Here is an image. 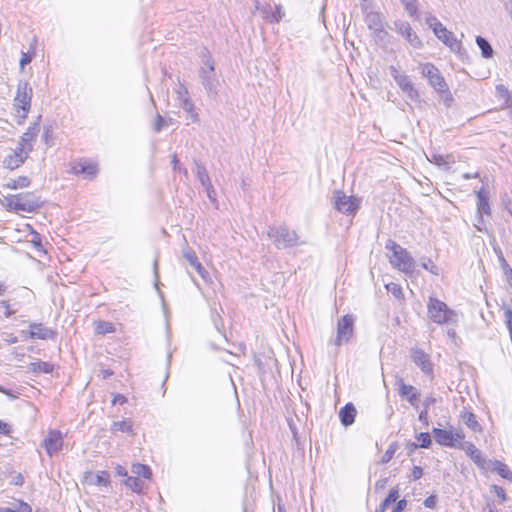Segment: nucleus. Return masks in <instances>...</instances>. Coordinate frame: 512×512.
<instances>
[{
  "label": "nucleus",
  "instance_id": "nucleus-1",
  "mask_svg": "<svg viewBox=\"0 0 512 512\" xmlns=\"http://www.w3.org/2000/svg\"><path fill=\"white\" fill-rule=\"evenodd\" d=\"M428 318L436 324L454 326L459 322V315L448 305L434 296H430L427 302Z\"/></svg>",
  "mask_w": 512,
  "mask_h": 512
},
{
  "label": "nucleus",
  "instance_id": "nucleus-2",
  "mask_svg": "<svg viewBox=\"0 0 512 512\" xmlns=\"http://www.w3.org/2000/svg\"><path fill=\"white\" fill-rule=\"evenodd\" d=\"M386 250L392 252L390 256L391 265L406 275H412L415 271L416 262L410 253L393 240L385 244Z\"/></svg>",
  "mask_w": 512,
  "mask_h": 512
},
{
  "label": "nucleus",
  "instance_id": "nucleus-3",
  "mask_svg": "<svg viewBox=\"0 0 512 512\" xmlns=\"http://www.w3.org/2000/svg\"><path fill=\"white\" fill-rule=\"evenodd\" d=\"M32 96V87L29 85L27 81L20 80L18 82L16 95L13 100V106L19 124H22L24 120L27 118V115L31 108Z\"/></svg>",
  "mask_w": 512,
  "mask_h": 512
},
{
  "label": "nucleus",
  "instance_id": "nucleus-4",
  "mask_svg": "<svg viewBox=\"0 0 512 512\" xmlns=\"http://www.w3.org/2000/svg\"><path fill=\"white\" fill-rule=\"evenodd\" d=\"M5 206L10 211L34 212L41 206V200L34 193H20L5 198Z\"/></svg>",
  "mask_w": 512,
  "mask_h": 512
},
{
  "label": "nucleus",
  "instance_id": "nucleus-5",
  "mask_svg": "<svg viewBox=\"0 0 512 512\" xmlns=\"http://www.w3.org/2000/svg\"><path fill=\"white\" fill-rule=\"evenodd\" d=\"M267 235L274 240L277 248H288L298 245L297 233L293 230H289L288 227L284 225L269 227Z\"/></svg>",
  "mask_w": 512,
  "mask_h": 512
},
{
  "label": "nucleus",
  "instance_id": "nucleus-6",
  "mask_svg": "<svg viewBox=\"0 0 512 512\" xmlns=\"http://www.w3.org/2000/svg\"><path fill=\"white\" fill-rule=\"evenodd\" d=\"M199 76L207 92L216 95L219 81L215 76L214 60L211 56H207L204 60L203 66L199 71Z\"/></svg>",
  "mask_w": 512,
  "mask_h": 512
},
{
  "label": "nucleus",
  "instance_id": "nucleus-7",
  "mask_svg": "<svg viewBox=\"0 0 512 512\" xmlns=\"http://www.w3.org/2000/svg\"><path fill=\"white\" fill-rule=\"evenodd\" d=\"M435 441L446 447L458 448L465 435L461 430L433 428Z\"/></svg>",
  "mask_w": 512,
  "mask_h": 512
},
{
  "label": "nucleus",
  "instance_id": "nucleus-8",
  "mask_svg": "<svg viewBox=\"0 0 512 512\" xmlns=\"http://www.w3.org/2000/svg\"><path fill=\"white\" fill-rule=\"evenodd\" d=\"M333 204L336 210L346 215H353L359 209V200L353 196L346 195L341 190L334 192Z\"/></svg>",
  "mask_w": 512,
  "mask_h": 512
},
{
  "label": "nucleus",
  "instance_id": "nucleus-9",
  "mask_svg": "<svg viewBox=\"0 0 512 512\" xmlns=\"http://www.w3.org/2000/svg\"><path fill=\"white\" fill-rule=\"evenodd\" d=\"M354 317L352 315H344L339 319L337 324V335L333 340V344L337 347L348 343L354 332Z\"/></svg>",
  "mask_w": 512,
  "mask_h": 512
},
{
  "label": "nucleus",
  "instance_id": "nucleus-10",
  "mask_svg": "<svg viewBox=\"0 0 512 512\" xmlns=\"http://www.w3.org/2000/svg\"><path fill=\"white\" fill-rule=\"evenodd\" d=\"M421 73L429 81V84L439 93L447 91V84L439 69L431 63L422 65Z\"/></svg>",
  "mask_w": 512,
  "mask_h": 512
},
{
  "label": "nucleus",
  "instance_id": "nucleus-11",
  "mask_svg": "<svg viewBox=\"0 0 512 512\" xmlns=\"http://www.w3.org/2000/svg\"><path fill=\"white\" fill-rule=\"evenodd\" d=\"M394 27L397 33H399L405 40L414 48H420L422 46V41L417 36V34L413 31L411 25L406 21H395Z\"/></svg>",
  "mask_w": 512,
  "mask_h": 512
},
{
  "label": "nucleus",
  "instance_id": "nucleus-12",
  "mask_svg": "<svg viewBox=\"0 0 512 512\" xmlns=\"http://www.w3.org/2000/svg\"><path fill=\"white\" fill-rule=\"evenodd\" d=\"M43 446L49 456L57 454L63 447V436L59 430H50L43 441Z\"/></svg>",
  "mask_w": 512,
  "mask_h": 512
},
{
  "label": "nucleus",
  "instance_id": "nucleus-13",
  "mask_svg": "<svg viewBox=\"0 0 512 512\" xmlns=\"http://www.w3.org/2000/svg\"><path fill=\"white\" fill-rule=\"evenodd\" d=\"M396 385L398 386L399 395L405 398L412 406L417 407L420 396L418 390L412 385L405 384L402 378L397 379Z\"/></svg>",
  "mask_w": 512,
  "mask_h": 512
},
{
  "label": "nucleus",
  "instance_id": "nucleus-14",
  "mask_svg": "<svg viewBox=\"0 0 512 512\" xmlns=\"http://www.w3.org/2000/svg\"><path fill=\"white\" fill-rule=\"evenodd\" d=\"M459 449H462L468 457L480 468L486 469L488 462L483 457L482 452L471 442L460 443Z\"/></svg>",
  "mask_w": 512,
  "mask_h": 512
},
{
  "label": "nucleus",
  "instance_id": "nucleus-15",
  "mask_svg": "<svg viewBox=\"0 0 512 512\" xmlns=\"http://www.w3.org/2000/svg\"><path fill=\"white\" fill-rule=\"evenodd\" d=\"M435 36L447 45L451 51L456 53L460 52L462 48L461 42L458 41L455 35L451 31H448L445 26H442L438 31H435Z\"/></svg>",
  "mask_w": 512,
  "mask_h": 512
},
{
  "label": "nucleus",
  "instance_id": "nucleus-16",
  "mask_svg": "<svg viewBox=\"0 0 512 512\" xmlns=\"http://www.w3.org/2000/svg\"><path fill=\"white\" fill-rule=\"evenodd\" d=\"M258 5L259 3L257 2L256 8L260 11L262 18L271 23L279 22L284 16V11L282 10L281 5H276L274 7L270 4H266L262 7H259Z\"/></svg>",
  "mask_w": 512,
  "mask_h": 512
},
{
  "label": "nucleus",
  "instance_id": "nucleus-17",
  "mask_svg": "<svg viewBox=\"0 0 512 512\" xmlns=\"http://www.w3.org/2000/svg\"><path fill=\"white\" fill-rule=\"evenodd\" d=\"M29 328V337L31 339L47 340L55 337V332L42 323H31Z\"/></svg>",
  "mask_w": 512,
  "mask_h": 512
},
{
  "label": "nucleus",
  "instance_id": "nucleus-18",
  "mask_svg": "<svg viewBox=\"0 0 512 512\" xmlns=\"http://www.w3.org/2000/svg\"><path fill=\"white\" fill-rule=\"evenodd\" d=\"M397 85L402 90V92L407 96L411 101L419 100V93L415 89L414 85L410 81V78L407 75H403L402 77H396Z\"/></svg>",
  "mask_w": 512,
  "mask_h": 512
},
{
  "label": "nucleus",
  "instance_id": "nucleus-19",
  "mask_svg": "<svg viewBox=\"0 0 512 512\" xmlns=\"http://www.w3.org/2000/svg\"><path fill=\"white\" fill-rule=\"evenodd\" d=\"M412 360L424 373L432 372L429 356L423 350L414 349L412 351Z\"/></svg>",
  "mask_w": 512,
  "mask_h": 512
},
{
  "label": "nucleus",
  "instance_id": "nucleus-20",
  "mask_svg": "<svg viewBox=\"0 0 512 512\" xmlns=\"http://www.w3.org/2000/svg\"><path fill=\"white\" fill-rule=\"evenodd\" d=\"M28 156V151H24V148H20V152H13L4 159V165L8 169H16Z\"/></svg>",
  "mask_w": 512,
  "mask_h": 512
},
{
  "label": "nucleus",
  "instance_id": "nucleus-21",
  "mask_svg": "<svg viewBox=\"0 0 512 512\" xmlns=\"http://www.w3.org/2000/svg\"><path fill=\"white\" fill-rule=\"evenodd\" d=\"M73 170L76 174H84L90 178L94 177L98 172L97 164L92 161L86 160L77 163L73 167Z\"/></svg>",
  "mask_w": 512,
  "mask_h": 512
},
{
  "label": "nucleus",
  "instance_id": "nucleus-22",
  "mask_svg": "<svg viewBox=\"0 0 512 512\" xmlns=\"http://www.w3.org/2000/svg\"><path fill=\"white\" fill-rule=\"evenodd\" d=\"M487 462L488 464L485 470L491 469L492 471L499 474L502 478L512 480V471L508 468L506 464L498 460H490Z\"/></svg>",
  "mask_w": 512,
  "mask_h": 512
},
{
  "label": "nucleus",
  "instance_id": "nucleus-23",
  "mask_svg": "<svg viewBox=\"0 0 512 512\" xmlns=\"http://www.w3.org/2000/svg\"><path fill=\"white\" fill-rule=\"evenodd\" d=\"M38 124L30 126L27 131L21 137V148L28 153L32 150L31 142L36 138L38 134Z\"/></svg>",
  "mask_w": 512,
  "mask_h": 512
},
{
  "label": "nucleus",
  "instance_id": "nucleus-24",
  "mask_svg": "<svg viewBox=\"0 0 512 512\" xmlns=\"http://www.w3.org/2000/svg\"><path fill=\"white\" fill-rule=\"evenodd\" d=\"M355 416H356V409H355L354 405L351 403L346 404L343 408H341V410L339 412V417H340L341 423L344 426L351 425L355 420Z\"/></svg>",
  "mask_w": 512,
  "mask_h": 512
},
{
  "label": "nucleus",
  "instance_id": "nucleus-25",
  "mask_svg": "<svg viewBox=\"0 0 512 512\" xmlns=\"http://www.w3.org/2000/svg\"><path fill=\"white\" fill-rule=\"evenodd\" d=\"M461 419L465 425L474 432H480L482 430L481 425L478 423L476 416L467 410L461 412Z\"/></svg>",
  "mask_w": 512,
  "mask_h": 512
},
{
  "label": "nucleus",
  "instance_id": "nucleus-26",
  "mask_svg": "<svg viewBox=\"0 0 512 512\" xmlns=\"http://www.w3.org/2000/svg\"><path fill=\"white\" fill-rule=\"evenodd\" d=\"M365 23L370 30L377 29L384 25L383 17L379 12H369L365 15Z\"/></svg>",
  "mask_w": 512,
  "mask_h": 512
},
{
  "label": "nucleus",
  "instance_id": "nucleus-27",
  "mask_svg": "<svg viewBox=\"0 0 512 512\" xmlns=\"http://www.w3.org/2000/svg\"><path fill=\"white\" fill-rule=\"evenodd\" d=\"M195 174L203 187L210 186L211 180L205 166L200 162H195Z\"/></svg>",
  "mask_w": 512,
  "mask_h": 512
},
{
  "label": "nucleus",
  "instance_id": "nucleus-28",
  "mask_svg": "<svg viewBox=\"0 0 512 512\" xmlns=\"http://www.w3.org/2000/svg\"><path fill=\"white\" fill-rule=\"evenodd\" d=\"M181 107L189 114V117L192 122L198 121V114L195 112V107L193 102L188 97V91L184 90V98Z\"/></svg>",
  "mask_w": 512,
  "mask_h": 512
},
{
  "label": "nucleus",
  "instance_id": "nucleus-29",
  "mask_svg": "<svg viewBox=\"0 0 512 512\" xmlns=\"http://www.w3.org/2000/svg\"><path fill=\"white\" fill-rule=\"evenodd\" d=\"M398 497V488L391 489L387 497L381 502V504L379 505L375 512H385L392 503L396 502Z\"/></svg>",
  "mask_w": 512,
  "mask_h": 512
},
{
  "label": "nucleus",
  "instance_id": "nucleus-30",
  "mask_svg": "<svg viewBox=\"0 0 512 512\" xmlns=\"http://www.w3.org/2000/svg\"><path fill=\"white\" fill-rule=\"evenodd\" d=\"M29 371L40 374V373H51L53 371V365L48 362L37 361L29 364Z\"/></svg>",
  "mask_w": 512,
  "mask_h": 512
},
{
  "label": "nucleus",
  "instance_id": "nucleus-31",
  "mask_svg": "<svg viewBox=\"0 0 512 512\" xmlns=\"http://www.w3.org/2000/svg\"><path fill=\"white\" fill-rule=\"evenodd\" d=\"M477 206L480 213L490 214L488 196L483 190L477 192Z\"/></svg>",
  "mask_w": 512,
  "mask_h": 512
},
{
  "label": "nucleus",
  "instance_id": "nucleus-32",
  "mask_svg": "<svg viewBox=\"0 0 512 512\" xmlns=\"http://www.w3.org/2000/svg\"><path fill=\"white\" fill-rule=\"evenodd\" d=\"M476 43L481 50V54L484 58H491L493 56V49L490 43L483 37L477 36Z\"/></svg>",
  "mask_w": 512,
  "mask_h": 512
},
{
  "label": "nucleus",
  "instance_id": "nucleus-33",
  "mask_svg": "<svg viewBox=\"0 0 512 512\" xmlns=\"http://www.w3.org/2000/svg\"><path fill=\"white\" fill-rule=\"evenodd\" d=\"M131 472L134 475H136L135 477H138V478L141 476L145 479H149L152 475V472H151V469L149 468V466L141 464V463L133 464Z\"/></svg>",
  "mask_w": 512,
  "mask_h": 512
},
{
  "label": "nucleus",
  "instance_id": "nucleus-34",
  "mask_svg": "<svg viewBox=\"0 0 512 512\" xmlns=\"http://www.w3.org/2000/svg\"><path fill=\"white\" fill-rule=\"evenodd\" d=\"M125 485L136 493H140L144 488V482L134 476H128L125 480Z\"/></svg>",
  "mask_w": 512,
  "mask_h": 512
},
{
  "label": "nucleus",
  "instance_id": "nucleus-35",
  "mask_svg": "<svg viewBox=\"0 0 512 512\" xmlns=\"http://www.w3.org/2000/svg\"><path fill=\"white\" fill-rule=\"evenodd\" d=\"M95 332L99 335H104L108 333H113L115 331V327L111 322L107 321H97L95 322Z\"/></svg>",
  "mask_w": 512,
  "mask_h": 512
},
{
  "label": "nucleus",
  "instance_id": "nucleus-36",
  "mask_svg": "<svg viewBox=\"0 0 512 512\" xmlns=\"http://www.w3.org/2000/svg\"><path fill=\"white\" fill-rule=\"evenodd\" d=\"M112 432H123V433H131L132 432V423L128 420L116 421L111 425Z\"/></svg>",
  "mask_w": 512,
  "mask_h": 512
},
{
  "label": "nucleus",
  "instance_id": "nucleus-37",
  "mask_svg": "<svg viewBox=\"0 0 512 512\" xmlns=\"http://www.w3.org/2000/svg\"><path fill=\"white\" fill-rule=\"evenodd\" d=\"M173 124L172 118H163L160 114L156 115L155 121L153 123V130L158 133L164 127H168Z\"/></svg>",
  "mask_w": 512,
  "mask_h": 512
},
{
  "label": "nucleus",
  "instance_id": "nucleus-38",
  "mask_svg": "<svg viewBox=\"0 0 512 512\" xmlns=\"http://www.w3.org/2000/svg\"><path fill=\"white\" fill-rule=\"evenodd\" d=\"M416 439L418 440L419 444H413V446L415 448H417V447L429 448V446L431 445V442H432L430 434L426 433V432L419 433L416 436Z\"/></svg>",
  "mask_w": 512,
  "mask_h": 512
},
{
  "label": "nucleus",
  "instance_id": "nucleus-39",
  "mask_svg": "<svg viewBox=\"0 0 512 512\" xmlns=\"http://www.w3.org/2000/svg\"><path fill=\"white\" fill-rule=\"evenodd\" d=\"M421 266L429 271L431 274L433 275H439L440 274V269L439 267L429 258H423L422 259V262H421Z\"/></svg>",
  "mask_w": 512,
  "mask_h": 512
},
{
  "label": "nucleus",
  "instance_id": "nucleus-40",
  "mask_svg": "<svg viewBox=\"0 0 512 512\" xmlns=\"http://www.w3.org/2000/svg\"><path fill=\"white\" fill-rule=\"evenodd\" d=\"M30 181L27 177H19L16 180H10L7 183V187L11 189L24 188L29 185Z\"/></svg>",
  "mask_w": 512,
  "mask_h": 512
},
{
  "label": "nucleus",
  "instance_id": "nucleus-41",
  "mask_svg": "<svg viewBox=\"0 0 512 512\" xmlns=\"http://www.w3.org/2000/svg\"><path fill=\"white\" fill-rule=\"evenodd\" d=\"M374 34V38L379 43H384L387 41L388 32L386 31L384 25L378 27L377 29L372 30Z\"/></svg>",
  "mask_w": 512,
  "mask_h": 512
},
{
  "label": "nucleus",
  "instance_id": "nucleus-42",
  "mask_svg": "<svg viewBox=\"0 0 512 512\" xmlns=\"http://www.w3.org/2000/svg\"><path fill=\"white\" fill-rule=\"evenodd\" d=\"M396 450H397L396 443L390 444L381 458V463H383V464L388 463L393 458Z\"/></svg>",
  "mask_w": 512,
  "mask_h": 512
},
{
  "label": "nucleus",
  "instance_id": "nucleus-43",
  "mask_svg": "<svg viewBox=\"0 0 512 512\" xmlns=\"http://www.w3.org/2000/svg\"><path fill=\"white\" fill-rule=\"evenodd\" d=\"M184 258L190 263V265L196 269L197 265H201V263L198 261V258L195 254V252L191 250H185L184 251Z\"/></svg>",
  "mask_w": 512,
  "mask_h": 512
},
{
  "label": "nucleus",
  "instance_id": "nucleus-44",
  "mask_svg": "<svg viewBox=\"0 0 512 512\" xmlns=\"http://www.w3.org/2000/svg\"><path fill=\"white\" fill-rule=\"evenodd\" d=\"M401 2L410 16H414L417 13L416 0H401Z\"/></svg>",
  "mask_w": 512,
  "mask_h": 512
},
{
  "label": "nucleus",
  "instance_id": "nucleus-45",
  "mask_svg": "<svg viewBox=\"0 0 512 512\" xmlns=\"http://www.w3.org/2000/svg\"><path fill=\"white\" fill-rule=\"evenodd\" d=\"M426 24L433 30L434 33L443 26V24L433 15H429L426 18Z\"/></svg>",
  "mask_w": 512,
  "mask_h": 512
},
{
  "label": "nucleus",
  "instance_id": "nucleus-46",
  "mask_svg": "<svg viewBox=\"0 0 512 512\" xmlns=\"http://www.w3.org/2000/svg\"><path fill=\"white\" fill-rule=\"evenodd\" d=\"M386 289L396 298H401L403 296L401 286L396 283L387 284Z\"/></svg>",
  "mask_w": 512,
  "mask_h": 512
},
{
  "label": "nucleus",
  "instance_id": "nucleus-47",
  "mask_svg": "<svg viewBox=\"0 0 512 512\" xmlns=\"http://www.w3.org/2000/svg\"><path fill=\"white\" fill-rule=\"evenodd\" d=\"M109 474L105 471H101L96 475L95 483L99 486H107L109 483Z\"/></svg>",
  "mask_w": 512,
  "mask_h": 512
},
{
  "label": "nucleus",
  "instance_id": "nucleus-48",
  "mask_svg": "<svg viewBox=\"0 0 512 512\" xmlns=\"http://www.w3.org/2000/svg\"><path fill=\"white\" fill-rule=\"evenodd\" d=\"M360 8L363 15L369 14V12H375L373 10V1L372 0H361Z\"/></svg>",
  "mask_w": 512,
  "mask_h": 512
},
{
  "label": "nucleus",
  "instance_id": "nucleus-49",
  "mask_svg": "<svg viewBox=\"0 0 512 512\" xmlns=\"http://www.w3.org/2000/svg\"><path fill=\"white\" fill-rule=\"evenodd\" d=\"M505 322L509 330L510 338L512 339V310L510 308L504 311Z\"/></svg>",
  "mask_w": 512,
  "mask_h": 512
},
{
  "label": "nucleus",
  "instance_id": "nucleus-50",
  "mask_svg": "<svg viewBox=\"0 0 512 512\" xmlns=\"http://www.w3.org/2000/svg\"><path fill=\"white\" fill-rule=\"evenodd\" d=\"M499 260L501 262V266H502V268L504 270V273L506 275L507 274H512V268L509 266V264L507 263V261L505 260V258L503 257L501 252H500Z\"/></svg>",
  "mask_w": 512,
  "mask_h": 512
},
{
  "label": "nucleus",
  "instance_id": "nucleus-51",
  "mask_svg": "<svg viewBox=\"0 0 512 512\" xmlns=\"http://www.w3.org/2000/svg\"><path fill=\"white\" fill-rule=\"evenodd\" d=\"M32 61V56L29 53L22 52V56L20 59V67L23 69L25 65L29 64Z\"/></svg>",
  "mask_w": 512,
  "mask_h": 512
},
{
  "label": "nucleus",
  "instance_id": "nucleus-52",
  "mask_svg": "<svg viewBox=\"0 0 512 512\" xmlns=\"http://www.w3.org/2000/svg\"><path fill=\"white\" fill-rule=\"evenodd\" d=\"M406 506H407V501L405 499H401L396 503L392 512H403L405 510Z\"/></svg>",
  "mask_w": 512,
  "mask_h": 512
},
{
  "label": "nucleus",
  "instance_id": "nucleus-53",
  "mask_svg": "<svg viewBox=\"0 0 512 512\" xmlns=\"http://www.w3.org/2000/svg\"><path fill=\"white\" fill-rule=\"evenodd\" d=\"M493 490L496 493V495L501 499L502 502L506 500V493L502 487L494 485Z\"/></svg>",
  "mask_w": 512,
  "mask_h": 512
},
{
  "label": "nucleus",
  "instance_id": "nucleus-54",
  "mask_svg": "<svg viewBox=\"0 0 512 512\" xmlns=\"http://www.w3.org/2000/svg\"><path fill=\"white\" fill-rule=\"evenodd\" d=\"M205 191H206V194H207V197L211 200V201H215V195H216V192H215V189L212 185V183L210 184V186H205L204 187Z\"/></svg>",
  "mask_w": 512,
  "mask_h": 512
},
{
  "label": "nucleus",
  "instance_id": "nucleus-55",
  "mask_svg": "<svg viewBox=\"0 0 512 512\" xmlns=\"http://www.w3.org/2000/svg\"><path fill=\"white\" fill-rule=\"evenodd\" d=\"M423 471L422 468L419 466H414L412 469V477L414 480H418L422 477Z\"/></svg>",
  "mask_w": 512,
  "mask_h": 512
},
{
  "label": "nucleus",
  "instance_id": "nucleus-56",
  "mask_svg": "<svg viewBox=\"0 0 512 512\" xmlns=\"http://www.w3.org/2000/svg\"><path fill=\"white\" fill-rule=\"evenodd\" d=\"M424 505L427 508H434L436 505V497L431 495L424 500Z\"/></svg>",
  "mask_w": 512,
  "mask_h": 512
},
{
  "label": "nucleus",
  "instance_id": "nucleus-57",
  "mask_svg": "<svg viewBox=\"0 0 512 512\" xmlns=\"http://www.w3.org/2000/svg\"><path fill=\"white\" fill-rule=\"evenodd\" d=\"M197 271V273L205 280L207 281L208 279V272L206 271V269L201 265H197V268L195 269Z\"/></svg>",
  "mask_w": 512,
  "mask_h": 512
},
{
  "label": "nucleus",
  "instance_id": "nucleus-58",
  "mask_svg": "<svg viewBox=\"0 0 512 512\" xmlns=\"http://www.w3.org/2000/svg\"><path fill=\"white\" fill-rule=\"evenodd\" d=\"M127 399L125 396L121 395V394H117L114 396L113 400H112V404L115 405V404H124L126 403Z\"/></svg>",
  "mask_w": 512,
  "mask_h": 512
},
{
  "label": "nucleus",
  "instance_id": "nucleus-59",
  "mask_svg": "<svg viewBox=\"0 0 512 512\" xmlns=\"http://www.w3.org/2000/svg\"><path fill=\"white\" fill-rule=\"evenodd\" d=\"M431 162H434L438 165H442L445 163L444 161V157L442 155H439V154H433L432 155V159L430 160Z\"/></svg>",
  "mask_w": 512,
  "mask_h": 512
},
{
  "label": "nucleus",
  "instance_id": "nucleus-60",
  "mask_svg": "<svg viewBox=\"0 0 512 512\" xmlns=\"http://www.w3.org/2000/svg\"><path fill=\"white\" fill-rule=\"evenodd\" d=\"M389 70H390V74L393 77L394 81H396V77H402L404 75V74H401L398 71V69L393 65L389 67Z\"/></svg>",
  "mask_w": 512,
  "mask_h": 512
},
{
  "label": "nucleus",
  "instance_id": "nucleus-61",
  "mask_svg": "<svg viewBox=\"0 0 512 512\" xmlns=\"http://www.w3.org/2000/svg\"><path fill=\"white\" fill-rule=\"evenodd\" d=\"M0 304H1V305H3V306L5 307V309H6V310H5V313H4V314H5V317H6V318H9V317L14 313L13 311H11V310H10V305H9V303H8L7 301H4V300H3V301H1V302H0Z\"/></svg>",
  "mask_w": 512,
  "mask_h": 512
},
{
  "label": "nucleus",
  "instance_id": "nucleus-62",
  "mask_svg": "<svg viewBox=\"0 0 512 512\" xmlns=\"http://www.w3.org/2000/svg\"><path fill=\"white\" fill-rule=\"evenodd\" d=\"M419 420L423 423H425L426 425H428V412L426 409L422 410L420 413H419Z\"/></svg>",
  "mask_w": 512,
  "mask_h": 512
},
{
  "label": "nucleus",
  "instance_id": "nucleus-63",
  "mask_svg": "<svg viewBox=\"0 0 512 512\" xmlns=\"http://www.w3.org/2000/svg\"><path fill=\"white\" fill-rule=\"evenodd\" d=\"M10 432V427L7 423L0 420V433L8 434Z\"/></svg>",
  "mask_w": 512,
  "mask_h": 512
},
{
  "label": "nucleus",
  "instance_id": "nucleus-64",
  "mask_svg": "<svg viewBox=\"0 0 512 512\" xmlns=\"http://www.w3.org/2000/svg\"><path fill=\"white\" fill-rule=\"evenodd\" d=\"M504 8H505L506 12L510 15V18L512 20V0L505 1Z\"/></svg>",
  "mask_w": 512,
  "mask_h": 512
}]
</instances>
